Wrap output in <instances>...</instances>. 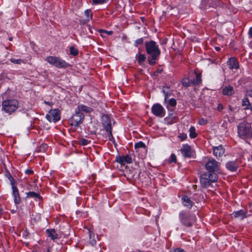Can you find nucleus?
Wrapping results in <instances>:
<instances>
[{"mask_svg": "<svg viewBox=\"0 0 252 252\" xmlns=\"http://www.w3.org/2000/svg\"><path fill=\"white\" fill-rule=\"evenodd\" d=\"M233 215H234V216L235 217H236V213H233Z\"/></svg>", "mask_w": 252, "mask_h": 252, "instance_id": "3c124183", "label": "nucleus"}, {"mask_svg": "<svg viewBox=\"0 0 252 252\" xmlns=\"http://www.w3.org/2000/svg\"><path fill=\"white\" fill-rule=\"evenodd\" d=\"M85 15L87 18L86 20L88 21L92 18L93 16V13L90 9H87L85 11Z\"/></svg>", "mask_w": 252, "mask_h": 252, "instance_id": "c756f323", "label": "nucleus"}, {"mask_svg": "<svg viewBox=\"0 0 252 252\" xmlns=\"http://www.w3.org/2000/svg\"><path fill=\"white\" fill-rule=\"evenodd\" d=\"M27 197L37 198H39L40 196L39 194L33 191H29L27 193Z\"/></svg>", "mask_w": 252, "mask_h": 252, "instance_id": "cd10ccee", "label": "nucleus"}, {"mask_svg": "<svg viewBox=\"0 0 252 252\" xmlns=\"http://www.w3.org/2000/svg\"><path fill=\"white\" fill-rule=\"evenodd\" d=\"M179 219L181 223L187 227L191 226L196 220L194 215L186 213L184 212L179 213Z\"/></svg>", "mask_w": 252, "mask_h": 252, "instance_id": "39448f33", "label": "nucleus"}, {"mask_svg": "<svg viewBox=\"0 0 252 252\" xmlns=\"http://www.w3.org/2000/svg\"><path fill=\"white\" fill-rule=\"evenodd\" d=\"M84 119V115L83 113H80L75 110V114L69 120L70 124L71 126H74L75 128L78 127L83 123Z\"/></svg>", "mask_w": 252, "mask_h": 252, "instance_id": "6e6552de", "label": "nucleus"}, {"mask_svg": "<svg viewBox=\"0 0 252 252\" xmlns=\"http://www.w3.org/2000/svg\"><path fill=\"white\" fill-rule=\"evenodd\" d=\"M47 252H49V249L48 250Z\"/></svg>", "mask_w": 252, "mask_h": 252, "instance_id": "4d7b16f0", "label": "nucleus"}, {"mask_svg": "<svg viewBox=\"0 0 252 252\" xmlns=\"http://www.w3.org/2000/svg\"><path fill=\"white\" fill-rule=\"evenodd\" d=\"M178 137L180 138L181 141L185 140L187 138V135L185 133H180L178 135Z\"/></svg>", "mask_w": 252, "mask_h": 252, "instance_id": "4c0bfd02", "label": "nucleus"}, {"mask_svg": "<svg viewBox=\"0 0 252 252\" xmlns=\"http://www.w3.org/2000/svg\"><path fill=\"white\" fill-rule=\"evenodd\" d=\"M45 103H46V104H49V102H46V101H45Z\"/></svg>", "mask_w": 252, "mask_h": 252, "instance_id": "864d4df0", "label": "nucleus"}, {"mask_svg": "<svg viewBox=\"0 0 252 252\" xmlns=\"http://www.w3.org/2000/svg\"><path fill=\"white\" fill-rule=\"evenodd\" d=\"M153 114L159 117H163L165 115V110L163 107L159 103L155 104L152 107Z\"/></svg>", "mask_w": 252, "mask_h": 252, "instance_id": "9b49d317", "label": "nucleus"}, {"mask_svg": "<svg viewBox=\"0 0 252 252\" xmlns=\"http://www.w3.org/2000/svg\"><path fill=\"white\" fill-rule=\"evenodd\" d=\"M160 71H161V70H158L157 72H160Z\"/></svg>", "mask_w": 252, "mask_h": 252, "instance_id": "5fc2aeb1", "label": "nucleus"}, {"mask_svg": "<svg viewBox=\"0 0 252 252\" xmlns=\"http://www.w3.org/2000/svg\"><path fill=\"white\" fill-rule=\"evenodd\" d=\"M237 68L239 67V65H238V63H237Z\"/></svg>", "mask_w": 252, "mask_h": 252, "instance_id": "6e6d98bb", "label": "nucleus"}, {"mask_svg": "<svg viewBox=\"0 0 252 252\" xmlns=\"http://www.w3.org/2000/svg\"><path fill=\"white\" fill-rule=\"evenodd\" d=\"M146 49L147 53L151 56L148 59L150 64L154 65L160 54L159 49L157 43L154 41L146 43Z\"/></svg>", "mask_w": 252, "mask_h": 252, "instance_id": "f257e3e1", "label": "nucleus"}, {"mask_svg": "<svg viewBox=\"0 0 252 252\" xmlns=\"http://www.w3.org/2000/svg\"><path fill=\"white\" fill-rule=\"evenodd\" d=\"M184 250L180 248H176L174 249H171L170 251V252H183Z\"/></svg>", "mask_w": 252, "mask_h": 252, "instance_id": "79ce46f5", "label": "nucleus"}, {"mask_svg": "<svg viewBox=\"0 0 252 252\" xmlns=\"http://www.w3.org/2000/svg\"><path fill=\"white\" fill-rule=\"evenodd\" d=\"M215 49H216L217 51H219L220 50V47H215Z\"/></svg>", "mask_w": 252, "mask_h": 252, "instance_id": "8fccbe9b", "label": "nucleus"}, {"mask_svg": "<svg viewBox=\"0 0 252 252\" xmlns=\"http://www.w3.org/2000/svg\"><path fill=\"white\" fill-rule=\"evenodd\" d=\"M76 110H77V112H79L80 113H90L93 111V109L91 107L84 105L83 104H79L77 106Z\"/></svg>", "mask_w": 252, "mask_h": 252, "instance_id": "f3484780", "label": "nucleus"}, {"mask_svg": "<svg viewBox=\"0 0 252 252\" xmlns=\"http://www.w3.org/2000/svg\"><path fill=\"white\" fill-rule=\"evenodd\" d=\"M89 237H90V241L89 243L92 245V246H94L96 244V241L95 240V237L94 234L90 230H89Z\"/></svg>", "mask_w": 252, "mask_h": 252, "instance_id": "b1692460", "label": "nucleus"}, {"mask_svg": "<svg viewBox=\"0 0 252 252\" xmlns=\"http://www.w3.org/2000/svg\"><path fill=\"white\" fill-rule=\"evenodd\" d=\"M46 61L58 68H65L69 66L68 63L57 57L49 56Z\"/></svg>", "mask_w": 252, "mask_h": 252, "instance_id": "0eeeda50", "label": "nucleus"}, {"mask_svg": "<svg viewBox=\"0 0 252 252\" xmlns=\"http://www.w3.org/2000/svg\"><path fill=\"white\" fill-rule=\"evenodd\" d=\"M246 96H249L252 97V90L247 91L246 94Z\"/></svg>", "mask_w": 252, "mask_h": 252, "instance_id": "37998d69", "label": "nucleus"}, {"mask_svg": "<svg viewBox=\"0 0 252 252\" xmlns=\"http://www.w3.org/2000/svg\"><path fill=\"white\" fill-rule=\"evenodd\" d=\"M237 129L239 136L241 138L245 139L252 137V130L250 124L246 122L241 123Z\"/></svg>", "mask_w": 252, "mask_h": 252, "instance_id": "20e7f679", "label": "nucleus"}, {"mask_svg": "<svg viewBox=\"0 0 252 252\" xmlns=\"http://www.w3.org/2000/svg\"><path fill=\"white\" fill-rule=\"evenodd\" d=\"M19 103L15 99H7L2 101L1 110L11 114L18 108Z\"/></svg>", "mask_w": 252, "mask_h": 252, "instance_id": "f03ea898", "label": "nucleus"}, {"mask_svg": "<svg viewBox=\"0 0 252 252\" xmlns=\"http://www.w3.org/2000/svg\"><path fill=\"white\" fill-rule=\"evenodd\" d=\"M176 162V157L175 154H172L170 157L169 159V162Z\"/></svg>", "mask_w": 252, "mask_h": 252, "instance_id": "e433bc0d", "label": "nucleus"}, {"mask_svg": "<svg viewBox=\"0 0 252 252\" xmlns=\"http://www.w3.org/2000/svg\"><path fill=\"white\" fill-rule=\"evenodd\" d=\"M213 150L214 156L218 158L221 157L224 154L225 152L224 148L222 145H220L217 147H213Z\"/></svg>", "mask_w": 252, "mask_h": 252, "instance_id": "ddd939ff", "label": "nucleus"}, {"mask_svg": "<svg viewBox=\"0 0 252 252\" xmlns=\"http://www.w3.org/2000/svg\"><path fill=\"white\" fill-rule=\"evenodd\" d=\"M10 61L15 63V64H21L22 63H24L23 60L21 59H11Z\"/></svg>", "mask_w": 252, "mask_h": 252, "instance_id": "72a5a7b5", "label": "nucleus"}, {"mask_svg": "<svg viewBox=\"0 0 252 252\" xmlns=\"http://www.w3.org/2000/svg\"><path fill=\"white\" fill-rule=\"evenodd\" d=\"M116 161L122 165H125L126 163H132V159L130 156L126 155L125 156L117 157Z\"/></svg>", "mask_w": 252, "mask_h": 252, "instance_id": "f8f14e48", "label": "nucleus"}, {"mask_svg": "<svg viewBox=\"0 0 252 252\" xmlns=\"http://www.w3.org/2000/svg\"><path fill=\"white\" fill-rule=\"evenodd\" d=\"M227 63L229 68L231 69L236 68V59L234 57L230 58Z\"/></svg>", "mask_w": 252, "mask_h": 252, "instance_id": "aec40b11", "label": "nucleus"}, {"mask_svg": "<svg viewBox=\"0 0 252 252\" xmlns=\"http://www.w3.org/2000/svg\"><path fill=\"white\" fill-rule=\"evenodd\" d=\"M198 123L200 125H205L207 124V121L203 118H201L199 120Z\"/></svg>", "mask_w": 252, "mask_h": 252, "instance_id": "a19ab883", "label": "nucleus"}, {"mask_svg": "<svg viewBox=\"0 0 252 252\" xmlns=\"http://www.w3.org/2000/svg\"><path fill=\"white\" fill-rule=\"evenodd\" d=\"M196 78L192 80L193 85H198L201 82V75L199 74L196 73Z\"/></svg>", "mask_w": 252, "mask_h": 252, "instance_id": "a878e982", "label": "nucleus"}, {"mask_svg": "<svg viewBox=\"0 0 252 252\" xmlns=\"http://www.w3.org/2000/svg\"><path fill=\"white\" fill-rule=\"evenodd\" d=\"M226 166L228 169L231 171H234L236 170V165L234 161H229L226 163Z\"/></svg>", "mask_w": 252, "mask_h": 252, "instance_id": "5701e85b", "label": "nucleus"}, {"mask_svg": "<svg viewBox=\"0 0 252 252\" xmlns=\"http://www.w3.org/2000/svg\"><path fill=\"white\" fill-rule=\"evenodd\" d=\"M182 84L183 86L188 87L193 85V82L192 80L189 79L188 78H184L182 80Z\"/></svg>", "mask_w": 252, "mask_h": 252, "instance_id": "412c9836", "label": "nucleus"}, {"mask_svg": "<svg viewBox=\"0 0 252 252\" xmlns=\"http://www.w3.org/2000/svg\"><path fill=\"white\" fill-rule=\"evenodd\" d=\"M46 233L48 236L54 241L58 239V235L54 229H47Z\"/></svg>", "mask_w": 252, "mask_h": 252, "instance_id": "a211bd4d", "label": "nucleus"}, {"mask_svg": "<svg viewBox=\"0 0 252 252\" xmlns=\"http://www.w3.org/2000/svg\"><path fill=\"white\" fill-rule=\"evenodd\" d=\"M163 92L165 94V99L166 100L167 97H168V96L169 95L168 92H166L164 89H163Z\"/></svg>", "mask_w": 252, "mask_h": 252, "instance_id": "a18cd8bd", "label": "nucleus"}, {"mask_svg": "<svg viewBox=\"0 0 252 252\" xmlns=\"http://www.w3.org/2000/svg\"><path fill=\"white\" fill-rule=\"evenodd\" d=\"M169 103L171 106H175L176 104V100L174 98H171L169 101Z\"/></svg>", "mask_w": 252, "mask_h": 252, "instance_id": "ea45409f", "label": "nucleus"}, {"mask_svg": "<svg viewBox=\"0 0 252 252\" xmlns=\"http://www.w3.org/2000/svg\"><path fill=\"white\" fill-rule=\"evenodd\" d=\"M146 59V56L143 54H139L137 56V60L138 62V63L141 64Z\"/></svg>", "mask_w": 252, "mask_h": 252, "instance_id": "c85d7f7f", "label": "nucleus"}, {"mask_svg": "<svg viewBox=\"0 0 252 252\" xmlns=\"http://www.w3.org/2000/svg\"><path fill=\"white\" fill-rule=\"evenodd\" d=\"M197 134L195 132V129L194 126H191L189 129V136L191 138H194L196 137Z\"/></svg>", "mask_w": 252, "mask_h": 252, "instance_id": "bb28decb", "label": "nucleus"}, {"mask_svg": "<svg viewBox=\"0 0 252 252\" xmlns=\"http://www.w3.org/2000/svg\"><path fill=\"white\" fill-rule=\"evenodd\" d=\"M182 200L184 206L189 208H190L192 206V202L188 196H184L182 197Z\"/></svg>", "mask_w": 252, "mask_h": 252, "instance_id": "4be33fe9", "label": "nucleus"}, {"mask_svg": "<svg viewBox=\"0 0 252 252\" xmlns=\"http://www.w3.org/2000/svg\"><path fill=\"white\" fill-rule=\"evenodd\" d=\"M90 142H91L90 141H89L87 139H86L85 138H81L79 140V143L80 145L85 146V145H87L89 144L90 143Z\"/></svg>", "mask_w": 252, "mask_h": 252, "instance_id": "2f4dec72", "label": "nucleus"}, {"mask_svg": "<svg viewBox=\"0 0 252 252\" xmlns=\"http://www.w3.org/2000/svg\"><path fill=\"white\" fill-rule=\"evenodd\" d=\"M249 33L250 36L251 38H252V27L250 29L249 31Z\"/></svg>", "mask_w": 252, "mask_h": 252, "instance_id": "09e8293b", "label": "nucleus"}, {"mask_svg": "<svg viewBox=\"0 0 252 252\" xmlns=\"http://www.w3.org/2000/svg\"><path fill=\"white\" fill-rule=\"evenodd\" d=\"M25 173L27 174H31L33 173V171L31 169H27L25 170Z\"/></svg>", "mask_w": 252, "mask_h": 252, "instance_id": "49530a36", "label": "nucleus"}, {"mask_svg": "<svg viewBox=\"0 0 252 252\" xmlns=\"http://www.w3.org/2000/svg\"><path fill=\"white\" fill-rule=\"evenodd\" d=\"M12 193L14 197V202L16 204H19L20 202V198L19 197L18 189L14 185V183L11 181Z\"/></svg>", "mask_w": 252, "mask_h": 252, "instance_id": "4468645a", "label": "nucleus"}, {"mask_svg": "<svg viewBox=\"0 0 252 252\" xmlns=\"http://www.w3.org/2000/svg\"><path fill=\"white\" fill-rule=\"evenodd\" d=\"M46 119L50 122L56 123L60 120V115L58 109L51 110L46 116Z\"/></svg>", "mask_w": 252, "mask_h": 252, "instance_id": "9d476101", "label": "nucleus"}, {"mask_svg": "<svg viewBox=\"0 0 252 252\" xmlns=\"http://www.w3.org/2000/svg\"><path fill=\"white\" fill-rule=\"evenodd\" d=\"M100 32H102L106 33H107L109 35H111L113 33L112 31H104V30H100Z\"/></svg>", "mask_w": 252, "mask_h": 252, "instance_id": "c03bdc74", "label": "nucleus"}, {"mask_svg": "<svg viewBox=\"0 0 252 252\" xmlns=\"http://www.w3.org/2000/svg\"><path fill=\"white\" fill-rule=\"evenodd\" d=\"M235 93L234 90L232 86H228L225 87L223 89V94L226 95H231Z\"/></svg>", "mask_w": 252, "mask_h": 252, "instance_id": "6ab92c4d", "label": "nucleus"}, {"mask_svg": "<svg viewBox=\"0 0 252 252\" xmlns=\"http://www.w3.org/2000/svg\"><path fill=\"white\" fill-rule=\"evenodd\" d=\"M9 40H10V41L12 40V38L11 37L9 38Z\"/></svg>", "mask_w": 252, "mask_h": 252, "instance_id": "603ef678", "label": "nucleus"}, {"mask_svg": "<svg viewBox=\"0 0 252 252\" xmlns=\"http://www.w3.org/2000/svg\"><path fill=\"white\" fill-rule=\"evenodd\" d=\"M107 0H93L92 4H102L105 2H106Z\"/></svg>", "mask_w": 252, "mask_h": 252, "instance_id": "f704fd0d", "label": "nucleus"}, {"mask_svg": "<svg viewBox=\"0 0 252 252\" xmlns=\"http://www.w3.org/2000/svg\"><path fill=\"white\" fill-rule=\"evenodd\" d=\"M101 124L107 132V137L109 140L113 139L111 123L107 115L103 114L101 116Z\"/></svg>", "mask_w": 252, "mask_h": 252, "instance_id": "423d86ee", "label": "nucleus"}, {"mask_svg": "<svg viewBox=\"0 0 252 252\" xmlns=\"http://www.w3.org/2000/svg\"><path fill=\"white\" fill-rule=\"evenodd\" d=\"M70 53L73 56H76L78 54V51L75 49L73 46L70 47Z\"/></svg>", "mask_w": 252, "mask_h": 252, "instance_id": "7c9ffc66", "label": "nucleus"}, {"mask_svg": "<svg viewBox=\"0 0 252 252\" xmlns=\"http://www.w3.org/2000/svg\"><path fill=\"white\" fill-rule=\"evenodd\" d=\"M241 105L244 110H252V105L247 97H245L242 99Z\"/></svg>", "mask_w": 252, "mask_h": 252, "instance_id": "dca6fc26", "label": "nucleus"}, {"mask_svg": "<svg viewBox=\"0 0 252 252\" xmlns=\"http://www.w3.org/2000/svg\"><path fill=\"white\" fill-rule=\"evenodd\" d=\"M223 107L221 104H219L218 106V109L219 111H221L223 109Z\"/></svg>", "mask_w": 252, "mask_h": 252, "instance_id": "de8ad7c7", "label": "nucleus"}, {"mask_svg": "<svg viewBox=\"0 0 252 252\" xmlns=\"http://www.w3.org/2000/svg\"><path fill=\"white\" fill-rule=\"evenodd\" d=\"M143 39L142 38H141L137 39L135 41V46H137L138 45H139L140 44H143Z\"/></svg>", "mask_w": 252, "mask_h": 252, "instance_id": "58836bf2", "label": "nucleus"}, {"mask_svg": "<svg viewBox=\"0 0 252 252\" xmlns=\"http://www.w3.org/2000/svg\"><path fill=\"white\" fill-rule=\"evenodd\" d=\"M246 212L243 210H240L237 211V218H239L241 220L247 217Z\"/></svg>", "mask_w": 252, "mask_h": 252, "instance_id": "393cba45", "label": "nucleus"}, {"mask_svg": "<svg viewBox=\"0 0 252 252\" xmlns=\"http://www.w3.org/2000/svg\"><path fill=\"white\" fill-rule=\"evenodd\" d=\"M134 147H135V148L136 149H138V148H145V144L143 142H139L136 143L135 144Z\"/></svg>", "mask_w": 252, "mask_h": 252, "instance_id": "473e14b6", "label": "nucleus"}, {"mask_svg": "<svg viewBox=\"0 0 252 252\" xmlns=\"http://www.w3.org/2000/svg\"><path fill=\"white\" fill-rule=\"evenodd\" d=\"M218 179L216 173L205 172L202 174L200 178L201 186L203 188H208L212 183L215 182Z\"/></svg>", "mask_w": 252, "mask_h": 252, "instance_id": "7ed1b4c3", "label": "nucleus"}, {"mask_svg": "<svg viewBox=\"0 0 252 252\" xmlns=\"http://www.w3.org/2000/svg\"><path fill=\"white\" fill-rule=\"evenodd\" d=\"M182 154L186 158L190 157L191 155V148L187 144L184 145L181 149Z\"/></svg>", "mask_w": 252, "mask_h": 252, "instance_id": "2eb2a0df", "label": "nucleus"}, {"mask_svg": "<svg viewBox=\"0 0 252 252\" xmlns=\"http://www.w3.org/2000/svg\"><path fill=\"white\" fill-rule=\"evenodd\" d=\"M48 148V146L46 144H42L39 147L40 152H44Z\"/></svg>", "mask_w": 252, "mask_h": 252, "instance_id": "c9c22d12", "label": "nucleus"}, {"mask_svg": "<svg viewBox=\"0 0 252 252\" xmlns=\"http://www.w3.org/2000/svg\"><path fill=\"white\" fill-rule=\"evenodd\" d=\"M205 166L208 173H215L218 172L220 169V163L214 159H209Z\"/></svg>", "mask_w": 252, "mask_h": 252, "instance_id": "1a4fd4ad", "label": "nucleus"}]
</instances>
